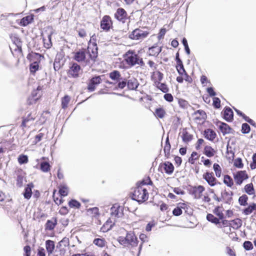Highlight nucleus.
<instances>
[{
  "instance_id": "1",
  "label": "nucleus",
  "mask_w": 256,
  "mask_h": 256,
  "mask_svg": "<svg viewBox=\"0 0 256 256\" xmlns=\"http://www.w3.org/2000/svg\"><path fill=\"white\" fill-rule=\"evenodd\" d=\"M148 182L142 181L140 184H138L137 186L134 189L132 192V200L137 201L138 203H142L146 201L148 198V190L143 185L150 184L152 182L149 178L147 180Z\"/></svg>"
},
{
  "instance_id": "2",
  "label": "nucleus",
  "mask_w": 256,
  "mask_h": 256,
  "mask_svg": "<svg viewBox=\"0 0 256 256\" xmlns=\"http://www.w3.org/2000/svg\"><path fill=\"white\" fill-rule=\"evenodd\" d=\"M125 60L127 64L131 66L138 64L141 66L144 65L142 59L140 58L135 52L129 50L124 56Z\"/></svg>"
},
{
  "instance_id": "3",
  "label": "nucleus",
  "mask_w": 256,
  "mask_h": 256,
  "mask_svg": "<svg viewBox=\"0 0 256 256\" xmlns=\"http://www.w3.org/2000/svg\"><path fill=\"white\" fill-rule=\"evenodd\" d=\"M88 56L92 62H94L95 58L98 56V48L96 43V36L93 35L91 36L88 47Z\"/></svg>"
},
{
  "instance_id": "4",
  "label": "nucleus",
  "mask_w": 256,
  "mask_h": 256,
  "mask_svg": "<svg viewBox=\"0 0 256 256\" xmlns=\"http://www.w3.org/2000/svg\"><path fill=\"white\" fill-rule=\"evenodd\" d=\"M148 32L139 28L133 30L129 35V38L132 40H142L148 36Z\"/></svg>"
},
{
  "instance_id": "5",
  "label": "nucleus",
  "mask_w": 256,
  "mask_h": 256,
  "mask_svg": "<svg viewBox=\"0 0 256 256\" xmlns=\"http://www.w3.org/2000/svg\"><path fill=\"white\" fill-rule=\"evenodd\" d=\"M110 214L111 218H120L123 216V208L118 204H114L110 208Z\"/></svg>"
},
{
  "instance_id": "6",
  "label": "nucleus",
  "mask_w": 256,
  "mask_h": 256,
  "mask_svg": "<svg viewBox=\"0 0 256 256\" xmlns=\"http://www.w3.org/2000/svg\"><path fill=\"white\" fill-rule=\"evenodd\" d=\"M234 178L236 184L240 185L242 182L248 178L246 170H240L233 174Z\"/></svg>"
},
{
  "instance_id": "7",
  "label": "nucleus",
  "mask_w": 256,
  "mask_h": 256,
  "mask_svg": "<svg viewBox=\"0 0 256 256\" xmlns=\"http://www.w3.org/2000/svg\"><path fill=\"white\" fill-rule=\"evenodd\" d=\"M74 59L78 62H86V64L90 63V60H92L90 57L89 58H86V50H79L75 52Z\"/></svg>"
},
{
  "instance_id": "8",
  "label": "nucleus",
  "mask_w": 256,
  "mask_h": 256,
  "mask_svg": "<svg viewBox=\"0 0 256 256\" xmlns=\"http://www.w3.org/2000/svg\"><path fill=\"white\" fill-rule=\"evenodd\" d=\"M112 26V22L109 16H104L100 22V28L105 31H108Z\"/></svg>"
},
{
  "instance_id": "9",
  "label": "nucleus",
  "mask_w": 256,
  "mask_h": 256,
  "mask_svg": "<svg viewBox=\"0 0 256 256\" xmlns=\"http://www.w3.org/2000/svg\"><path fill=\"white\" fill-rule=\"evenodd\" d=\"M82 72L80 65L76 63H72L70 67L68 75L74 78H78L80 73Z\"/></svg>"
},
{
  "instance_id": "10",
  "label": "nucleus",
  "mask_w": 256,
  "mask_h": 256,
  "mask_svg": "<svg viewBox=\"0 0 256 256\" xmlns=\"http://www.w3.org/2000/svg\"><path fill=\"white\" fill-rule=\"evenodd\" d=\"M125 240L132 247L138 246V240L133 232H130L127 233L125 238Z\"/></svg>"
},
{
  "instance_id": "11",
  "label": "nucleus",
  "mask_w": 256,
  "mask_h": 256,
  "mask_svg": "<svg viewBox=\"0 0 256 256\" xmlns=\"http://www.w3.org/2000/svg\"><path fill=\"white\" fill-rule=\"evenodd\" d=\"M205 188L202 186L192 187L190 190V194L196 199H200L202 196V194L204 191Z\"/></svg>"
},
{
  "instance_id": "12",
  "label": "nucleus",
  "mask_w": 256,
  "mask_h": 256,
  "mask_svg": "<svg viewBox=\"0 0 256 256\" xmlns=\"http://www.w3.org/2000/svg\"><path fill=\"white\" fill-rule=\"evenodd\" d=\"M102 79L100 76L92 78L90 79L88 84V89L90 92H93L95 90L96 86L101 82Z\"/></svg>"
},
{
  "instance_id": "13",
  "label": "nucleus",
  "mask_w": 256,
  "mask_h": 256,
  "mask_svg": "<svg viewBox=\"0 0 256 256\" xmlns=\"http://www.w3.org/2000/svg\"><path fill=\"white\" fill-rule=\"evenodd\" d=\"M127 14L125 10L122 8H118L114 14V17L119 21L124 22L126 18Z\"/></svg>"
},
{
  "instance_id": "14",
  "label": "nucleus",
  "mask_w": 256,
  "mask_h": 256,
  "mask_svg": "<svg viewBox=\"0 0 256 256\" xmlns=\"http://www.w3.org/2000/svg\"><path fill=\"white\" fill-rule=\"evenodd\" d=\"M203 178L211 186H213L216 184V180L212 172H206L203 175Z\"/></svg>"
},
{
  "instance_id": "15",
  "label": "nucleus",
  "mask_w": 256,
  "mask_h": 256,
  "mask_svg": "<svg viewBox=\"0 0 256 256\" xmlns=\"http://www.w3.org/2000/svg\"><path fill=\"white\" fill-rule=\"evenodd\" d=\"M70 244L69 238L66 237L64 238L58 244L56 248H60V250L62 252H64L66 248Z\"/></svg>"
},
{
  "instance_id": "16",
  "label": "nucleus",
  "mask_w": 256,
  "mask_h": 256,
  "mask_svg": "<svg viewBox=\"0 0 256 256\" xmlns=\"http://www.w3.org/2000/svg\"><path fill=\"white\" fill-rule=\"evenodd\" d=\"M115 222V219H113L111 218H109L103 225L102 227V230L104 232H105L110 230L112 228V226L114 224Z\"/></svg>"
},
{
  "instance_id": "17",
  "label": "nucleus",
  "mask_w": 256,
  "mask_h": 256,
  "mask_svg": "<svg viewBox=\"0 0 256 256\" xmlns=\"http://www.w3.org/2000/svg\"><path fill=\"white\" fill-rule=\"evenodd\" d=\"M139 84L136 78L134 77L130 78L127 82V86L129 90H136Z\"/></svg>"
},
{
  "instance_id": "18",
  "label": "nucleus",
  "mask_w": 256,
  "mask_h": 256,
  "mask_svg": "<svg viewBox=\"0 0 256 256\" xmlns=\"http://www.w3.org/2000/svg\"><path fill=\"white\" fill-rule=\"evenodd\" d=\"M46 248L48 254H51L55 248L54 242L51 240H47L46 242Z\"/></svg>"
},
{
  "instance_id": "19",
  "label": "nucleus",
  "mask_w": 256,
  "mask_h": 256,
  "mask_svg": "<svg viewBox=\"0 0 256 256\" xmlns=\"http://www.w3.org/2000/svg\"><path fill=\"white\" fill-rule=\"evenodd\" d=\"M224 118L228 122H230L233 120V112L230 108H226L224 112Z\"/></svg>"
},
{
  "instance_id": "20",
  "label": "nucleus",
  "mask_w": 256,
  "mask_h": 256,
  "mask_svg": "<svg viewBox=\"0 0 256 256\" xmlns=\"http://www.w3.org/2000/svg\"><path fill=\"white\" fill-rule=\"evenodd\" d=\"M161 51V47L153 46L149 48L148 52L150 56H157Z\"/></svg>"
},
{
  "instance_id": "21",
  "label": "nucleus",
  "mask_w": 256,
  "mask_h": 256,
  "mask_svg": "<svg viewBox=\"0 0 256 256\" xmlns=\"http://www.w3.org/2000/svg\"><path fill=\"white\" fill-rule=\"evenodd\" d=\"M34 188V185L32 184H28L26 186L25 188L24 192V196L26 199H30L32 196V188Z\"/></svg>"
},
{
  "instance_id": "22",
  "label": "nucleus",
  "mask_w": 256,
  "mask_h": 256,
  "mask_svg": "<svg viewBox=\"0 0 256 256\" xmlns=\"http://www.w3.org/2000/svg\"><path fill=\"white\" fill-rule=\"evenodd\" d=\"M110 78L115 81L116 82H118L120 80H122V78L121 76V74L120 72L118 70H114L110 73Z\"/></svg>"
},
{
  "instance_id": "23",
  "label": "nucleus",
  "mask_w": 256,
  "mask_h": 256,
  "mask_svg": "<svg viewBox=\"0 0 256 256\" xmlns=\"http://www.w3.org/2000/svg\"><path fill=\"white\" fill-rule=\"evenodd\" d=\"M182 138L184 142H188L192 138V135L190 134L186 129L182 130Z\"/></svg>"
},
{
  "instance_id": "24",
  "label": "nucleus",
  "mask_w": 256,
  "mask_h": 256,
  "mask_svg": "<svg viewBox=\"0 0 256 256\" xmlns=\"http://www.w3.org/2000/svg\"><path fill=\"white\" fill-rule=\"evenodd\" d=\"M204 137L210 140H213L216 136V134L214 130L211 129H207L204 130Z\"/></svg>"
},
{
  "instance_id": "25",
  "label": "nucleus",
  "mask_w": 256,
  "mask_h": 256,
  "mask_svg": "<svg viewBox=\"0 0 256 256\" xmlns=\"http://www.w3.org/2000/svg\"><path fill=\"white\" fill-rule=\"evenodd\" d=\"M163 168L165 172L167 174H172L174 170V166L172 164L168 162H165L163 164Z\"/></svg>"
},
{
  "instance_id": "26",
  "label": "nucleus",
  "mask_w": 256,
  "mask_h": 256,
  "mask_svg": "<svg viewBox=\"0 0 256 256\" xmlns=\"http://www.w3.org/2000/svg\"><path fill=\"white\" fill-rule=\"evenodd\" d=\"M35 117L32 116V114H28V116L23 118L21 126L23 128L26 127L31 121H34Z\"/></svg>"
},
{
  "instance_id": "27",
  "label": "nucleus",
  "mask_w": 256,
  "mask_h": 256,
  "mask_svg": "<svg viewBox=\"0 0 256 256\" xmlns=\"http://www.w3.org/2000/svg\"><path fill=\"white\" fill-rule=\"evenodd\" d=\"M57 224V220L56 218L50 220H48L46 224V229L48 230H52Z\"/></svg>"
},
{
  "instance_id": "28",
  "label": "nucleus",
  "mask_w": 256,
  "mask_h": 256,
  "mask_svg": "<svg viewBox=\"0 0 256 256\" xmlns=\"http://www.w3.org/2000/svg\"><path fill=\"white\" fill-rule=\"evenodd\" d=\"M219 128L224 134L230 133L232 130L228 124L224 122L220 123Z\"/></svg>"
},
{
  "instance_id": "29",
  "label": "nucleus",
  "mask_w": 256,
  "mask_h": 256,
  "mask_svg": "<svg viewBox=\"0 0 256 256\" xmlns=\"http://www.w3.org/2000/svg\"><path fill=\"white\" fill-rule=\"evenodd\" d=\"M34 20L33 16L30 15L28 16L23 18L20 20V25L25 26L31 23Z\"/></svg>"
},
{
  "instance_id": "30",
  "label": "nucleus",
  "mask_w": 256,
  "mask_h": 256,
  "mask_svg": "<svg viewBox=\"0 0 256 256\" xmlns=\"http://www.w3.org/2000/svg\"><path fill=\"white\" fill-rule=\"evenodd\" d=\"M195 119L204 120L206 118V114L202 110H198L194 112Z\"/></svg>"
},
{
  "instance_id": "31",
  "label": "nucleus",
  "mask_w": 256,
  "mask_h": 256,
  "mask_svg": "<svg viewBox=\"0 0 256 256\" xmlns=\"http://www.w3.org/2000/svg\"><path fill=\"white\" fill-rule=\"evenodd\" d=\"M215 153L214 150L210 146H206L204 149V154L210 158L214 156Z\"/></svg>"
},
{
  "instance_id": "32",
  "label": "nucleus",
  "mask_w": 256,
  "mask_h": 256,
  "mask_svg": "<svg viewBox=\"0 0 256 256\" xmlns=\"http://www.w3.org/2000/svg\"><path fill=\"white\" fill-rule=\"evenodd\" d=\"M254 210H256V204L252 203L243 210V213L246 215H248Z\"/></svg>"
},
{
  "instance_id": "33",
  "label": "nucleus",
  "mask_w": 256,
  "mask_h": 256,
  "mask_svg": "<svg viewBox=\"0 0 256 256\" xmlns=\"http://www.w3.org/2000/svg\"><path fill=\"white\" fill-rule=\"evenodd\" d=\"M59 192L61 196H66L68 193V187L65 184H61L59 188Z\"/></svg>"
},
{
  "instance_id": "34",
  "label": "nucleus",
  "mask_w": 256,
  "mask_h": 256,
  "mask_svg": "<svg viewBox=\"0 0 256 256\" xmlns=\"http://www.w3.org/2000/svg\"><path fill=\"white\" fill-rule=\"evenodd\" d=\"M50 164L47 162H43L40 163V170L44 172H47L50 170Z\"/></svg>"
},
{
  "instance_id": "35",
  "label": "nucleus",
  "mask_w": 256,
  "mask_h": 256,
  "mask_svg": "<svg viewBox=\"0 0 256 256\" xmlns=\"http://www.w3.org/2000/svg\"><path fill=\"white\" fill-rule=\"evenodd\" d=\"M70 100V98L68 95H66L63 97L62 99V108L64 109L68 107Z\"/></svg>"
},
{
  "instance_id": "36",
  "label": "nucleus",
  "mask_w": 256,
  "mask_h": 256,
  "mask_svg": "<svg viewBox=\"0 0 256 256\" xmlns=\"http://www.w3.org/2000/svg\"><path fill=\"white\" fill-rule=\"evenodd\" d=\"M224 182L228 187H232L234 185L233 180L228 175L224 176Z\"/></svg>"
},
{
  "instance_id": "37",
  "label": "nucleus",
  "mask_w": 256,
  "mask_h": 256,
  "mask_svg": "<svg viewBox=\"0 0 256 256\" xmlns=\"http://www.w3.org/2000/svg\"><path fill=\"white\" fill-rule=\"evenodd\" d=\"M206 219L208 221L214 224H218L220 223L219 219L215 217L213 214H208L206 216Z\"/></svg>"
},
{
  "instance_id": "38",
  "label": "nucleus",
  "mask_w": 256,
  "mask_h": 256,
  "mask_svg": "<svg viewBox=\"0 0 256 256\" xmlns=\"http://www.w3.org/2000/svg\"><path fill=\"white\" fill-rule=\"evenodd\" d=\"M88 212L92 214V216L96 217L99 216V210L97 207L90 208L87 210Z\"/></svg>"
},
{
  "instance_id": "39",
  "label": "nucleus",
  "mask_w": 256,
  "mask_h": 256,
  "mask_svg": "<svg viewBox=\"0 0 256 256\" xmlns=\"http://www.w3.org/2000/svg\"><path fill=\"white\" fill-rule=\"evenodd\" d=\"M94 244L99 247L102 248L105 246L106 242L104 238H96L94 240Z\"/></svg>"
},
{
  "instance_id": "40",
  "label": "nucleus",
  "mask_w": 256,
  "mask_h": 256,
  "mask_svg": "<svg viewBox=\"0 0 256 256\" xmlns=\"http://www.w3.org/2000/svg\"><path fill=\"white\" fill-rule=\"evenodd\" d=\"M176 68L179 74H180L182 76L186 75V72L184 68L182 62L181 64H177Z\"/></svg>"
},
{
  "instance_id": "41",
  "label": "nucleus",
  "mask_w": 256,
  "mask_h": 256,
  "mask_svg": "<svg viewBox=\"0 0 256 256\" xmlns=\"http://www.w3.org/2000/svg\"><path fill=\"white\" fill-rule=\"evenodd\" d=\"M245 192L248 194L251 195L254 193V189L252 184H247L244 186Z\"/></svg>"
},
{
  "instance_id": "42",
  "label": "nucleus",
  "mask_w": 256,
  "mask_h": 256,
  "mask_svg": "<svg viewBox=\"0 0 256 256\" xmlns=\"http://www.w3.org/2000/svg\"><path fill=\"white\" fill-rule=\"evenodd\" d=\"M248 200V196L246 194H243L242 196H240L239 198V199H238L239 204L241 206H246L248 204V203H247Z\"/></svg>"
},
{
  "instance_id": "43",
  "label": "nucleus",
  "mask_w": 256,
  "mask_h": 256,
  "mask_svg": "<svg viewBox=\"0 0 256 256\" xmlns=\"http://www.w3.org/2000/svg\"><path fill=\"white\" fill-rule=\"evenodd\" d=\"M43 41H44V47L47 48H50L52 45V44L51 42V35L50 34L48 35V39L43 38Z\"/></svg>"
},
{
  "instance_id": "44",
  "label": "nucleus",
  "mask_w": 256,
  "mask_h": 256,
  "mask_svg": "<svg viewBox=\"0 0 256 256\" xmlns=\"http://www.w3.org/2000/svg\"><path fill=\"white\" fill-rule=\"evenodd\" d=\"M213 168L215 172L216 176L218 178H220L221 176L222 172L221 168L220 165L218 164L215 163L214 164Z\"/></svg>"
},
{
  "instance_id": "45",
  "label": "nucleus",
  "mask_w": 256,
  "mask_h": 256,
  "mask_svg": "<svg viewBox=\"0 0 256 256\" xmlns=\"http://www.w3.org/2000/svg\"><path fill=\"white\" fill-rule=\"evenodd\" d=\"M140 238L142 241V243L140 245V246L138 248V254H140V250L142 248V243L146 242H148V237L147 236L144 234H142L140 236Z\"/></svg>"
},
{
  "instance_id": "46",
  "label": "nucleus",
  "mask_w": 256,
  "mask_h": 256,
  "mask_svg": "<svg viewBox=\"0 0 256 256\" xmlns=\"http://www.w3.org/2000/svg\"><path fill=\"white\" fill-rule=\"evenodd\" d=\"M232 224L230 225H232L234 228H238L242 226V220L239 218L235 219L232 221Z\"/></svg>"
},
{
  "instance_id": "47",
  "label": "nucleus",
  "mask_w": 256,
  "mask_h": 256,
  "mask_svg": "<svg viewBox=\"0 0 256 256\" xmlns=\"http://www.w3.org/2000/svg\"><path fill=\"white\" fill-rule=\"evenodd\" d=\"M234 165L239 168H242L244 166L242 160L240 158H237L234 160Z\"/></svg>"
},
{
  "instance_id": "48",
  "label": "nucleus",
  "mask_w": 256,
  "mask_h": 256,
  "mask_svg": "<svg viewBox=\"0 0 256 256\" xmlns=\"http://www.w3.org/2000/svg\"><path fill=\"white\" fill-rule=\"evenodd\" d=\"M155 113H156V115L158 117L161 118H164L166 114L165 111L164 110V109H162V108H159L156 109Z\"/></svg>"
},
{
  "instance_id": "49",
  "label": "nucleus",
  "mask_w": 256,
  "mask_h": 256,
  "mask_svg": "<svg viewBox=\"0 0 256 256\" xmlns=\"http://www.w3.org/2000/svg\"><path fill=\"white\" fill-rule=\"evenodd\" d=\"M157 87L163 92L166 93L168 91V88L167 86L163 83H158Z\"/></svg>"
},
{
  "instance_id": "50",
  "label": "nucleus",
  "mask_w": 256,
  "mask_h": 256,
  "mask_svg": "<svg viewBox=\"0 0 256 256\" xmlns=\"http://www.w3.org/2000/svg\"><path fill=\"white\" fill-rule=\"evenodd\" d=\"M68 205L70 208H79L80 204L79 202L74 200H70L68 202Z\"/></svg>"
},
{
  "instance_id": "51",
  "label": "nucleus",
  "mask_w": 256,
  "mask_h": 256,
  "mask_svg": "<svg viewBox=\"0 0 256 256\" xmlns=\"http://www.w3.org/2000/svg\"><path fill=\"white\" fill-rule=\"evenodd\" d=\"M38 62H35L30 64V70L31 72H35L38 69Z\"/></svg>"
},
{
  "instance_id": "52",
  "label": "nucleus",
  "mask_w": 256,
  "mask_h": 256,
  "mask_svg": "<svg viewBox=\"0 0 256 256\" xmlns=\"http://www.w3.org/2000/svg\"><path fill=\"white\" fill-rule=\"evenodd\" d=\"M18 162L20 164H26L28 162V158L26 155H20L18 158Z\"/></svg>"
},
{
  "instance_id": "53",
  "label": "nucleus",
  "mask_w": 256,
  "mask_h": 256,
  "mask_svg": "<svg viewBox=\"0 0 256 256\" xmlns=\"http://www.w3.org/2000/svg\"><path fill=\"white\" fill-rule=\"evenodd\" d=\"M250 131V126L246 124H243L242 126V132L243 134H248Z\"/></svg>"
},
{
  "instance_id": "54",
  "label": "nucleus",
  "mask_w": 256,
  "mask_h": 256,
  "mask_svg": "<svg viewBox=\"0 0 256 256\" xmlns=\"http://www.w3.org/2000/svg\"><path fill=\"white\" fill-rule=\"evenodd\" d=\"M118 82V87L120 89H123L124 88L126 87V85L127 84V82L125 80H123L122 78V80H120Z\"/></svg>"
},
{
  "instance_id": "55",
  "label": "nucleus",
  "mask_w": 256,
  "mask_h": 256,
  "mask_svg": "<svg viewBox=\"0 0 256 256\" xmlns=\"http://www.w3.org/2000/svg\"><path fill=\"white\" fill-rule=\"evenodd\" d=\"M244 247L246 250H250L253 248V246L250 242L246 241L244 243Z\"/></svg>"
},
{
  "instance_id": "56",
  "label": "nucleus",
  "mask_w": 256,
  "mask_h": 256,
  "mask_svg": "<svg viewBox=\"0 0 256 256\" xmlns=\"http://www.w3.org/2000/svg\"><path fill=\"white\" fill-rule=\"evenodd\" d=\"M181 208L182 207L180 206V207L176 208L172 211L174 215L176 216H180L182 214V210L181 209Z\"/></svg>"
},
{
  "instance_id": "57",
  "label": "nucleus",
  "mask_w": 256,
  "mask_h": 256,
  "mask_svg": "<svg viewBox=\"0 0 256 256\" xmlns=\"http://www.w3.org/2000/svg\"><path fill=\"white\" fill-rule=\"evenodd\" d=\"M213 104L216 108H219L220 106V100L218 98H214Z\"/></svg>"
},
{
  "instance_id": "58",
  "label": "nucleus",
  "mask_w": 256,
  "mask_h": 256,
  "mask_svg": "<svg viewBox=\"0 0 256 256\" xmlns=\"http://www.w3.org/2000/svg\"><path fill=\"white\" fill-rule=\"evenodd\" d=\"M214 214L218 216L220 219L222 220L224 218V214L220 210V208H216L214 210Z\"/></svg>"
},
{
  "instance_id": "59",
  "label": "nucleus",
  "mask_w": 256,
  "mask_h": 256,
  "mask_svg": "<svg viewBox=\"0 0 256 256\" xmlns=\"http://www.w3.org/2000/svg\"><path fill=\"white\" fill-rule=\"evenodd\" d=\"M170 148H171L170 144H165L164 150L165 155L167 156H168L170 154Z\"/></svg>"
},
{
  "instance_id": "60",
  "label": "nucleus",
  "mask_w": 256,
  "mask_h": 256,
  "mask_svg": "<svg viewBox=\"0 0 256 256\" xmlns=\"http://www.w3.org/2000/svg\"><path fill=\"white\" fill-rule=\"evenodd\" d=\"M44 136V134L39 133L38 134H37L35 136V139H34V142L35 144H36L38 142H40L42 140V138H43Z\"/></svg>"
},
{
  "instance_id": "61",
  "label": "nucleus",
  "mask_w": 256,
  "mask_h": 256,
  "mask_svg": "<svg viewBox=\"0 0 256 256\" xmlns=\"http://www.w3.org/2000/svg\"><path fill=\"white\" fill-rule=\"evenodd\" d=\"M198 155V154L196 152H192L191 154V156L190 158L188 160V162H190L191 164H194V160L196 159L195 158Z\"/></svg>"
},
{
  "instance_id": "62",
  "label": "nucleus",
  "mask_w": 256,
  "mask_h": 256,
  "mask_svg": "<svg viewBox=\"0 0 256 256\" xmlns=\"http://www.w3.org/2000/svg\"><path fill=\"white\" fill-rule=\"evenodd\" d=\"M178 104L182 108H185L187 106L188 103L186 100L180 99L178 100Z\"/></svg>"
},
{
  "instance_id": "63",
  "label": "nucleus",
  "mask_w": 256,
  "mask_h": 256,
  "mask_svg": "<svg viewBox=\"0 0 256 256\" xmlns=\"http://www.w3.org/2000/svg\"><path fill=\"white\" fill-rule=\"evenodd\" d=\"M164 98L168 102H172L173 100V96L170 94H166L164 95Z\"/></svg>"
},
{
  "instance_id": "64",
  "label": "nucleus",
  "mask_w": 256,
  "mask_h": 256,
  "mask_svg": "<svg viewBox=\"0 0 256 256\" xmlns=\"http://www.w3.org/2000/svg\"><path fill=\"white\" fill-rule=\"evenodd\" d=\"M226 250L227 254H228L230 256H236L234 252L230 248L226 247Z\"/></svg>"
}]
</instances>
